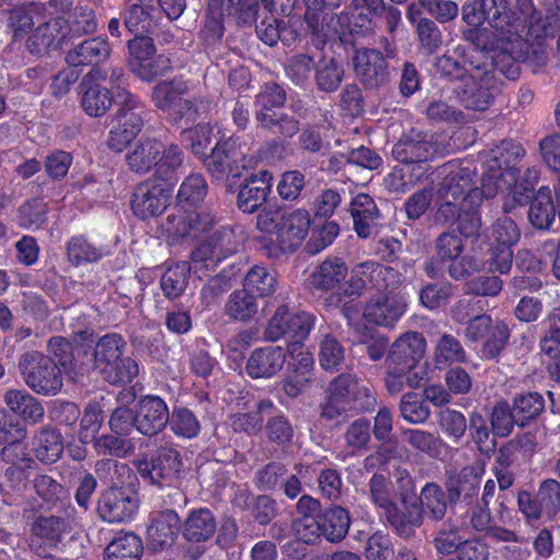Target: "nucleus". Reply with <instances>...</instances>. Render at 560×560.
Returning a JSON list of instances; mask_svg holds the SVG:
<instances>
[{
	"instance_id": "nucleus-23",
	"label": "nucleus",
	"mask_w": 560,
	"mask_h": 560,
	"mask_svg": "<svg viewBox=\"0 0 560 560\" xmlns=\"http://www.w3.org/2000/svg\"><path fill=\"white\" fill-rule=\"evenodd\" d=\"M112 48L108 42L103 37H93L84 39L66 56V61L70 67H96L108 59Z\"/></svg>"
},
{
	"instance_id": "nucleus-38",
	"label": "nucleus",
	"mask_w": 560,
	"mask_h": 560,
	"mask_svg": "<svg viewBox=\"0 0 560 560\" xmlns=\"http://www.w3.org/2000/svg\"><path fill=\"white\" fill-rule=\"evenodd\" d=\"M384 515L394 530L405 538L412 536L422 524V512L417 504L405 505L402 511L396 504Z\"/></svg>"
},
{
	"instance_id": "nucleus-57",
	"label": "nucleus",
	"mask_w": 560,
	"mask_h": 560,
	"mask_svg": "<svg viewBox=\"0 0 560 560\" xmlns=\"http://www.w3.org/2000/svg\"><path fill=\"white\" fill-rule=\"evenodd\" d=\"M369 495L384 514L396 505L392 481L381 474H374L370 479Z\"/></svg>"
},
{
	"instance_id": "nucleus-56",
	"label": "nucleus",
	"mask_w": 560,
	"mask_h": 560,
	"mask_svg": "<svg viewBox=\"0 0 560 560\" xmlns=\"http://www.w3.org/2000/svg\"><path fill=\"white\" fill-rule=\"evenodd\" d=\"M521 232L516 223L510 218H499L490 228L488 241L490 246H504L512 248L520 240Z\"/></svg>"
},
{
	"instance_id": "nucleus-32",
	"label": "nucleus",
	"mask_w": 560,
	"mask_h": 560,
	"mask_svg": "<svg viewBox=\"0 0 560 560\" xmlns=\"http://www.w3.org/2000/svg\"><path fill=\"white\" fill-rule=\"evenodd\" d=\"M4 402L12 412L30 423H38L44 418L43 405L25 389L8 390L4 395Z\"/></svg>"
},
{
	"instance_id": "nucleus-36",
	"label": "nucleus",
	"mask_w": 560,
	"mask_h": 560,
	"mask_svg": "<svg viewBox=\"0 0 560 560\" xmlns=\"http://www.w3.org/2000/svg\"><path fill=\"white\" fill-rule=\"evenodd\" d=\"M163 150V143L156 139H144L139 141L135 148L127 153L126 161L131 171L144 174L155 165L156 159Z\"/></svg>"
},
{
	"instance_id": "nucleus-40",
	"label": "nucleus",
	"mask_w": 560,
	"mask_h": 560,
	"mask_svg": "<svg viewBox=\"0 0 560 560\" xmlns=\"http://www.w3.org/2000/svg\"><path fill=\"white\" fill-rule=\"evenodd\" d=\"M257 312L256 296L245 289L233 291L224 304V314L234 322L247 323L255 317Z\"/></svg>"
},
{
	"instance_id": "nucleus-60",
	"label": "nucleus",
	"mask_w": 560,
	"mask_h": 560,
	"mask_svg": "<svg viewBox=\"0 0 560 560\" xmlns=\"http://www.w3.org/2000/svg\"><path fill=\"white\" fill-rule=\"evenodd\" d=\"M208 194V185L205 177L200 174H191L182 183L177 200L179 203L198 206L203 201Z\"/></svg>"
},
{
	"instance_id": "nucleus-51",
	"label": "nucleus",
	"mask_w": 560,
	"mask_h": 560,
	"mask_svg": "<svg viewBox=\"0 0 560 560\" xmlns=\"http://www.w3.org/2000/svg\"><path fill=\"white\" fill-rule=\"evenodd\" d=\"M184 162V152L176 144H170L165 147L160 154V159H156L155 163V175L159 179L170 183V185L176 179V172Z\"/></svg>"
},
{
	"instance_id": "nucleus-11",
	"label": "nucleus",
	"mask_w": 560,
	"mask_h": 560,
	"mask_svg": "<svg viewBox=\"0 0 560 560\" xmlns=\"http://www.w3.org/2000/svg\"><path fill=\"white\" fill-rule=\"evenodd\" d=\"M311 223V214L306 209L283 210L277 238H271L265 245L267 255L278 258L281 254L294 252L306 238Z\"/></svg>"
},
{
	"instance_id": "nucleus-52",
	"label": "nucleus",
	"mask_w": 560,
	"mask_h": 560,
	"mask_svg": "<svg viewBox=\"0 0 560 560\" xmlns=\"http://www.w3.org/2000/svg\"><path fill=\"white\" fill-rule=\"evenodd\" d=\"M105 255L102 247H97L83 236H73L67 244L68 260L74 265L96 262Z\"/></svg>"
},
{
	"instance_id": "nucleus-54",
	"label": "nucleus",
	"mask_w": 560,
	"mask_h": 560,
	"mask_svg": "<svg viewBox=\"0 0 560 560\" xmlns=\"http://www.w3.org/2000/svg\"><path fill=\"white\" fill-rule=\"evenodd\" d=\"M438 424L442 433L455 444L462 441L468 428L465 415L451 408H444L438 413Z\"/></svg>"
},
{
	"instance_id": "nucleus-22",
	"label": "nucleus",
	"mask_w": 560,
	"mask_h": 560,
	"mask_svg": "<svg viewBox=\"0 0 560 560\" xmlns=\"http://www.w3.org/2000/svg\"><path fill=\"white\" fill-rule=\"evenodd\" d=\"M349 211L359 237L368 238L377 233L380 211L371 196L368 194L357 195L350 203Z\"/></svg>"
},
{
	"instance_id": "nucleus-25",
	"label": "nucleus",
	"mask_w": 560,
	"mask_h": 560,
	"mask_svg": "<svg viewBox=\"0 0 560 560\" xmlns=\"http://www.w3.org/2000/svg\"><path fill=\"white\" fill-rule=\"evenodd\" d=\"M348 275V266L339 257H328L316 266L310 277V283L317 291H330L338 288Z\"/></svg>"
},
{
	"instance_id": "nucleus-13",
	"label": "nucleus",
	"mask_w": 560,
	"mask_h": 560,
	"mask_svg": "<svg viewBox=\"0 0 560 560\" xmlns=\"http://www.w3.org/2000/svg\"><path fill=\"white\" fill-rule=\"evenodd\" d=\"M439 145L433 136L411 129L404 133L394 144L392 154L396 161L412 167H425V163L433 159Z\"/></svg>"
},
{
	"instance_id": "nucleus-15",
	"label": "nucleus",
	"mask_w": 560,
	"mask_h": 560,
	"mask_svg": "<svg viewBox=\"0 0 560 560\" xmlns=\"http://www.w3.org/2000/svg\"><path fill=\"white\" fill-rule=\"evenodd\" d=\"M136 430L145 436H154L168 423L170 411L166 402L159 396L145 395L135 406Z\"/></svg>"
},
{
	"instance_id": "nucleus-61",
	"label": "nucleus",
	"mask_w": 560,
	"mask_h": 560,
	"mask_svg": "<svg viewBox=\"0 0 560 560\" xmlns=\"http://www.w3.org/2000/svg\"><path fill=\"white\" fill-rule=\"evenodd\" d=\"M170 428L178 436L191 439L200 431V424L195 413L187 408H174L170 413Z\"/></svg>"
},
{
	"instance_id": "nucleus-21",
	"label": "nucleus",
	"mask_w": 560,
	"mask_h": 560,
	"mask_svg": "<svg viewBox=\"0 0 560 560\" xmlns=\"http://www.w3.org/2000/svg\"><path fill=\"white\" fill-rule=\"evenodd\" d=\"M285 362L281 347L267 346L255 349L246 362V372L253 378H269L279 373Z\"/></svg>"
},
{
	"instance_id": "nucleus-30",
	"label": "nucleus",
	"mask_w": 560,
	"mask_h": 560,
	"mask_svg": "<svg viewBox=\"0 0 560 560\" xmlns=\"http://www.w3.org/2000/svg\"><path fill=\"white\" fill-rule=\"evenodd\" d=\"M385 388L390 395H397L406 388H419L424 381L423 374L417 369L398 365L385 360Z\"/></svg>"
},
{
	"instance_id": "nucleus-62",
	"label": "nucleus",
	"mask_w": 560,
	"mask_h": 560,
	"mask_svg": "<svg viewBox=\"0 0 560 560\" xmlns=\"http://www.w3.org/2000/svg\"><path fill=\"white\" fill-rule=\"evenodd\" d=\"M419 49L427 55L438 51L443 44V35L438 24L431 19L421 20L416 28Z\"/></svg>"
},
{
	"instance_id": "nucleus-28",
	"label": "nucleus",
	"mask_w": 560,
	"mask_h": 560,
	"mask_svg": "<svg viewBox=\"0 0 560 560\" xmlns=\"http://www.w3.org/2000/svg\"><path fill=\"white\" fill-rule=\"evenodd\" d=\"M183 537L190 542L207 541L215 533L217 521L213 513L206 508L190 511L183 523Z\"/></svg>"
},
{
	"instance_id": "nucleus-46",
	"label": "nucleus",
	"mask_w": 560,
	"mask_h": 560,
	"mask_svg": "<svg viewBox=\"0 0 560 560\" xmlns=\"http://www.w3.org/2000/svg\"><path fill=\"white\" fill-rule=\"evenodd\" d=\"M343 441L349 455L357 456L366 452L371 442L370 421L365 418L352 421L343 432Z\"/></svg>"
},
{
	"instance_id": "nucleus-26",
	"label": "nucleus",
	"mask_w": 560,
	"mask_h": 560,
	"mask_svg": "<svg viewBox=\"0 0 560 560\" xmlns=\"http://www.w3.org/2000/svg\"><path fill=\"white\" fill-rule=\"evenodd\" d=\"M557 214L552 191L549 186H541L534 194L527 212L528 222L540 231L550 230Z\"/></svg>"
},
{
	"instance_id": "nucleus-39",
	"label": "nucleus",
	"mask_w": 560,
	"mask_h": 560,
	"mask_svg": "<svg viewBox=\"0 0 560 560\" xmlns=\"http://www.w3.org/2000/svg\"><path fill=\"white\" fill-rule=\"evenodd\" d=\"M142 553V540L132 532L119 533L105 548L107 560H140Z\"/></svg>"
},
{
	"instance_id": "nucleus-7",
	"label": "nucleus",
	"mask_w": 560,
	"mask_h": 560,
	"mask_svg": "<svg viewBox=\"0 0 560 560\" xmlns=\"http://www.w3.org/2000/svg\"><path fill=\"white\" fill-rule=\"evenodd\" d=\"M525 155L524 148L512 140H504L491 150L485 165V186L488 196H495L504 186H511L518 177L516 164Z\"/></svg>"
},
{
	"instance_id": "nucleus-10",
	"label": "nucleus",
	"mask_w": 560,
	"mask_h": 560,
	"mask_svg": "<svg viewBox=\"0 0 560 560\" xmlns=\"http://www.w3.org/2000/svg\"><path fill=\"white\" fill-rule=\"evenodd\" d=\"M315 325V316L307 312L290 311L289 306L282 304L277 307L264 329L265 341L276 342L282 338L301 343L304 341Z\"/></svg>"
},
{
	"instance_id": "nucleus-1",
	"label": "nucleus",
	"mask_w": 560,
	"mask_h": 560,
	"mask_svg": "<svg viewBox=\"0 0 560 560\" xmlns=\"http://www.w3.org/2000/svg\"><path fill=\"white\" fill-rule=\"evenodd\" d=\"M126 349V340L117 332L105 334L97 338L92 353L88 346H78L74 361H72L73 376L81 377L96 373L112 385L131 383L139 374V365L136 360L125 355Z\"/></svg>"
},
{
	"instance_id": "nucleus-14",
	"label": "nucleus",
	"mask_w": 560,
	"mask_h": 560,
	"mask_svg": "<svg viewBox=\"0 0 560 560\" xmlns=\"http://www.w3.org/2000/svg\"><path fill=\"white\" fill-rule=\"evenodd\" d=\"M183 462L179 452L172 446L160 447L150 462L139 464L140 476L152 485L172 486L177 479Z\"/></svg>"
},
{
	"instance_id": "nucleus-48",
	"label": "nucleus",
	"mask_w": 560,
	"mask_h": 560,
	"mask_svg": "<svg viewBox=\"0 0 560 560\" xmlns=\"http://www.w3.org/2000/svg\"><path fill=\"white\" fill-rule=\"evenodd\" d=\"M427 167H412L406 164L396 166L384 178V185L390 192L410 190L425 174Z\"/></svg>"
},
{
	"instance_id": "nucleus-29",
	"label": "nucleus",
	"mask_w": 560,
	"mask_h": 560,
	"mask_svg": "<svg viewBox=\"0 0 560 560\" xmlns=\"http://www.w3.org/2000/svg\"><path fill=\"white\" fill-rule=\"evenodd\" d=\"M480 488V477L476 468L466 466L459 472L452 476L447 483L446 489L450 502L455 503L460 499L470 504L478 495Z\"/></svg>"
},
{
	"instance_id": "nucleus-59",
	"label": "nucleus",
	"mask_w": 560,
	"mask_h": 560,
	"mask_svg": "<svg viewBox=\"0 0 560 560\" xmlns=\"http://www.w3.org/2000/svg\"><path fill=\"white\" fill-rule=\"evenodd\" d=\"M401 417L409 423L421 424L430 417V408L418 394L409 392L402 395L399 402Z\"/></svg>"
},
{
	"instance_id": "nucleus-33",
	"label": "nucleus",
	"mask_w": 560,
	"mask_h": 560,
	"mask_svg": "<svg viewBox=\"0 0 560 560\" xmlns=\"http://www.w3.org/2000/svg\"><path fill=\"white\" fill-rule=\"evenodd\" d=\"M70 513L67 517L57 515H39L31 524V533L34 537L49 546H56L66 532L71 527Z\"/></svg>"
},
{
	"instance_id": "nucleus-47",
	"label": "nucleus",
	"mask_w": 560,
	"mask_h": 560,
	"mask_svg": "<svg viewBox=\"0 0 560 560\" xmlns=\"http://www.w3.org/2000/svg\"><path fill=\"white\" fill-rule=\"evenodd\" d=\"M243 285L250 294L264 298L275 292L277 278L272 270L255 265L247 271Z\"/></svg>"
},
{
	"instance_id": "nucleus-3",
	"label": "nucleus",
	"mask_w": 560,
	"mask_h": 560,
	"mask_svg": "<svg viewBox=\"0 0 560 560\" xmlns=\"http://www.w3.org/2000/svg\"><path fill=\"white\" fill-rule=\"evenodd\" d=\"M538 14L533 0H469L462 7V19L467 25L479 27L487 23L504 35L545 21Z\"/></svg>"
},
{
	"instance_id": "nucleus-8",
	"label": "nucleus",
	"mask_w": 560,
	"mask_h": 560,
	"mask_svg": "<svg viewBox=\"0 0 560 560\" xmlns=\"http://www.w3.org/2000/svg\"><path fill=\"white\" fill-rule=\"evenodd\" d=\"M468 77L455 89L460 102L470 109L485 110L493 102L494 96L500 93L502 82L493 75L491 62L474 63Z\"/></svg>"
},
{
	"instance_id": "nucleus-4",
	"label": "nucleus",
	"mask_w": 560,
	"mask_h": 560,
	"mask_svg": "<svg viewBox=\"0 0 560 560\" xmlns=\"http://www.w3.org/2000/svg\"><path fill=\"white\" fill-rule=\"evenodd\" d=\"M98 469L110 474L108 482L113 487L104 490L97 500V514L107 523H122L131 520L138 510V500L133 493L120 487L125 476L130 477V468L126 464L107 459L97 464Z\"/></svg>"
},
{
	"instance_id": "nucleus-9",
	"label": "nucleus",
	"mask_w": 560,
	"mask_h": 560,
	"mask_svg": "<svg viewBox=\"0 0 560 560\" xmlns=\"http://www.w3.org/2000/svg\"><path fill=\"white\" fill-rule=\"evenodd\" d=\"M18 366L25 384L37 394L54 396L62 388L60 368L42 352L30 351L22 354Z\"/></svg>"
},
{
	"instance_id": "nucleus-34",
	"label": "nucleus",
	"mask_w": 560,
	"mask_h": 560,
	"mask_svg": "<svg viewBox=\"0 0 560 560\" xmlns=\"http://www.w3.org/2000/svg\"><path fill=\"white\" fill-rule=\"evenodd\" d=\"M35 457L44 464H54L62 455L63 442L61 434L49 427L37 431L32 441Z\"/></svg>"
},
{
	"instance_id": "nucleus-55",
	"label": "nucleus",
	"mask_w": 560,
	"mask_h": 560,
	"mask_svg": "<svg viewBox=\"0 0 560 560\" xmlns=\"http://www.w3.org/2000/svg\"><path fill=\"white\" fill-rule=\"evenodd\" d=\"M434 359L436 364H452L465 362L467 355L464 347L456 337L450 334H443L436 341Z\"/></svg>"
},
{
	"instance_id": "nucleus-43",
	"label": "nucleus",
	"mask_w": 560,
	"mask_h": 560,
	"mask_svg": "<svg viewBox=\"0 0 560 560\" xmlns=\"http://www.w3.org/2000/svg\"><path fill=\"white\" fill-rule=\"evenodd\" d=\"M256 120L260 128L284 138H292L300 130L298 118L283 109L271 114L257 113Z\"/></svg>"
},
{
	"instance_id": "nucleus-12",
	"label": "nucleus",
	"mask_w": 560,
	"mask_h": 560,
	"mask_svg": "<svg viewBox=\"0 0 560 560\" xmlns=\"http://www.w3.org/2000/svg\"><path fill=\"white\" fill-rule=\"evenodd\" d=\"M245 154L233 139L217 142L210 154L205 156L203 166L214 180L236 179L242 176Z\"/></svg>"
},
{
	"instance_id": "nucleus-2",
	"label": "nucleus",
	"mask_w": 560,
	"mask_h": 560,
	"mask_svg": "<svg viewBox=\"0 0 560 560\" xmlns=\"http://www.w3.org/2000/svg\"><path fill=\"white\" fill-rule=\"evenodd\" d=\"M557 31V20L553 16H546L545 21L532 24L526 37L517 38L512 44L510 52H500L494 58H486L481 62H491L493 75L499 79L504 77L516 80L521 73L518 62L527 65L533 72H539L549 61Z\"/></svg>"
},
{
	"instance_id": "nucleus-41",
	"label": "nucleus",
	"mask_w": 560,
	"mask_h": 560,
	"mask_svg": "<svg viewBox=\"0 0 560 560\" xmlns=\"http://www.w3.org/2000/svg\"><path fill=\"white\" fill-rule=\"evenodd\" d=\"M314 361L310 353H302L293 370L283 380L284 393L295 398L300 396L311 384Z\"/></svg>"
},
{
	"instance_id": "nucleus-31",
	"label": "nucleus",
	"mask_w": 560,
	"mask_h": 560,
	"mask_svg": "<svg viewBox=\"0 0 560 560\" xmlns=\"http://www.w3.org/2000/svg\"><path fill=\"white\" fill-rule=\"evenodd\" d=\"M323 537L329 542H340L346 538L351 518L349 512L340 505H331L318 513Z\"/></svg>"
},
{
	"instance_id": "nucleus-6",
	"label": "nucleus",
	"mask_w": 560,
	"mask_h": 560,
	"mask_svg": "<svg viewBox=\"0 0 560 560\" xmlns=\"http://www.w3.org/2000/svg\"><path fill=\"white\" fill-rule=\"evenodd\" d=\"M188 85L180 79L164 80L156 83L151 93L153 104L162 112L174 116L176 119L187 117L196 120L201 110L210 106L205 97L185 98Z\"/></svg>"
},
{
	"instance_id": "nucleus-63",
	"label": "nucleus",
	"mask_w": 560,
	"mask_h": 560,
	"mask_svg": "<svg viewBox=\"0 0 560 560\" xmlns=\"http://www.w3.org/2000/svg\"><path fill=\"white\" fill-rule=\"evenodd\" d=\"M539 504L545 510V515L553 517L560 511V481L553 478L544 479L537 489Z\"/></svg>"
},
{
	"instance_id": "nucleus-53",
	"label": "nucleus",
	"mask_w": 560,
	"mask_h": 560,
	"mask_svg": "<svg viewBox=\"0 0 560 560\" xmlns=\"http://www.w3.org/2000/svg\"><path fill=\"white\" fill-rule=\"evenodd\" d=\"M422 515L425 514L433 521H441L446 513L447 503L442 488L435 483H427L420 493Z\"/></svg>"
},
{
	"instance_id": "nucleus-5",
	"label": "nucleus",
	"mask_w": 560,
	"mask_h": 560,
	"mask_svg": "<svg viewBox=\"0 0 560 560\" xmlns=\"http://www.w3.org/2000/svg\"><path fill=\"white\" fill-rule=\"evenodd\" d=\"M443 175L439 184L438 194L444 198L457 199L462 203L481 205L483 198H493L488 196L485 186V173L479 179L477 167L462 161H451L440 167Z\"/></svg>"
},
{
	"instance_id": "nucleus-17",
	"label": "nucleus",
	"mask_w": 560,
	"mask_h": 560,
	"mask_svg": "<svg viewBox=\"0 0 560 560\" xmlns=\"http://www.w3.org/2000/svg\"><path fill=\"white\" fill-rule=\"evenodd\" d=\"M170 197V188L165 185L144 182L132 194L131 209L135 215L143 220L158 217L166 209Z\"/></svg>"
},
{
	"instance_id": "nucleus-42",
	"label": "nucleus",
	"mask_w": 560,
	"mask_h": 560,
	"mask_svg": "<svg viewBox=\"0 0 560 560\" xmlns=\"http://www.w3.org/2000/svg\"><path fill=\"white\" fill-rule=\"evenodd\" d=\"M467 430L471 442L482 455L490 456L494 452L497 436L492 434V430L488 427L487 419L481 412L474 410L469 413Z\"/></svg>"
},
{
	"instance_id": "nucleus-20",
	"label": "nucleus",
	"mask_w": 560,
	"mask_h": 560,
	"mask_svg": "<svg viewBox=\"0 0 560 560\" xmlns=\"http://www.w3.org/2000/svg\"><path fill=\"white\" fill-rule=\"evenodd\" d=\"M427 342L421 332L408 331L400 335L392 345L385 360L398 365L417 369L424 355Z\"/></svg>"
},
{
	"instance_id": "nucleus-35",
	"label": "nucleus",
	"mask_w": 560,
	"mask_h": 560,
	"mask_svg": "<svg viewBox=\"0 0 560 560\" xmlns=\"http://www.w3.org/2000/svg\"><path fill=\"white\" fill-rule=\"evenodd\" d=\"M304 18L312 36L317 40V47L338 34L340 18L334 10L305 11Z\"/></svg>"
},
{
	"instance_id": "nucleus-45",
	"label": "nucleus",
	"mask_w": 560,
	"mask_h": 560,
	"mask_svg": "<svg viewBox=\"0 0 560 560\" xmlns=\"http://www.w3.org/2000/svg\"><path fill=\"white\" fill-rule=\"evenodd\" d=\"M190 278V265L188 261L175 262L163 273L160 284L164 295L170 299H178L186 291Z\"/></svg>"
},
{
	"instance_id": "nucleus-27",
	"label": "nucleus",
	"mask_w": 560,
	"mask_h": 560,
	"mask_svg": "<svg viewBox=\"0 0 560 560\" xmlns=\"http://www.w3.org/2000/svg\"><path fill=\"white\" fill-rule=\"evenodd\" d=\"M380 264L368 260L357 264L351 270V277L345 294L351 300L360 298L368 290L380 291Z\"/></svg>"
},
{
	"instance_id": "nucleus-16",
	"label": "nucleus",
	"mask_w": 560,
	"mask_h": 560,
	"mask_svg": "<svg viewBox=\"0 0 560 560\" xmlns=\"http://www.w3.org/2000/svg\"><path fill=\"white\" fill-rule=\"evenodd\" d=\"M407 308V299L400 292H388L384 296H374L363 310V315L369 323L377 326L393 328L401 318Z\"/></svg>"
},
{
	"instance_id": "nucleus-58",
	"label": "nucleus",
	"mask_w": 560,
	"mask_h": 560,
	"mask_svg": "<svg viewBox=\"0 0 560 560\" xmlns=\"http://www.w3.org/2000/svg\"><path fill=\"white\" fill-rule=\"evenodd\" d=\"M490 424L492 434L497 438H506L512 433L517 419L508 401L500 400L493 406L490 412Z\"/></svg>"
},
{
	"instance_id": "nucleus-18",
	"label": "nucleus",
	"mask_w": 560,
	"mask_h": 560,
	"mask_svg": "<svg viewBox=\"0 0 560 560\" xmlns=\"http://www.w3.org/2000/svg\"><path fill=\"white\" fill-rule=\"evenodd\" d=\"M357 78L368 89H377L388 81V69L380 50L365 48L357 50L353 58Z\"/></svg>"
},
{
	"instance_id": "nucleus-37",
	"label": "nucleus",
	"mask_w": 560,
	"mask_h": 560,
	"mask_svg": "<svg viewBox=\"0 0 560 560\" xmlns=\"http://www.w3.org/2000/svg\"><path fill=\"white\" fill-rule=\"evenodd\" d=\"M118 96L121 100L119 102V108L113 119V122H116L137 137L143 126V110L141 103L128 91H124V93L118 94Z\"/></svg>"
},
{
	"instance_id": "nucleus-44",
	"label": "nucleus",
	"mask_w": 560,
	"mask_h": 560,
	"mask_svg": "<svg viewBox=\"0 0 560 560\" xmlns=\"http://www.w3.org/2000/svg\"><path fill=\"white\" fill-rule=\"evenodd\" d=\"M345 69L335 58H322L316 63L314 80L318 91L332 93L339 89Z\"/></svg>"
},
{
	"instance_id": "nucleus-64",
	"label": "nucleus",
	"mask_w": 560,
	"mask_h": 560,
	"mask_svg": "<svg viewBox=\"0 0 560 560\" xmlns=\"http://www.w3.org/2000/svg\"><path fill=\"white\" fill-rule=\"evenodd\" d=\"M318 360L324 370H337L345 360L342 345L335 337L326 335L319 346Z\"/></svg>"
},
{
	"instance_id": "nucleus-19",
	"label": "nucleus",
	"mask_w": 560,
	"mask_h": 560,
	"mask_svg": "<svg viewBox=\"0 0 560 560\" xmlns=\"http://www.w3.org/2000/svg\"><path fill=\"white\" fill-rule=\"evenodd\" d=\"M179 527L180 518L174 510L153 513L147 529L149 547L154 551L171 547L175 542Z\"/></svg>"
},
{
	"instance_id": "nucleus-50",
	"label": "nucleus",
	"mask_w": 560,
	"mask_h": 560,
	"mask_svg": "<svg viewBox=\"0 0 560 560\" xmlns=\"http://www.w3.org/2000/svg\"><path fill=\"white\" fill-rule=\"evenodd\" d=\"M81 104L88 115L100 117L112 106V95L106 88L100 84H90L81 86Z\"/></svg>"
},
{
	"instance_id": "nucleus-24",
	"label": "nucleus",
	"mask_w": 560,
	"mask_h": 560,
	"mask_svg": "<svg viewBox=\"0 0 560 560\" xmlns=\"http://www.w3.org/2000/svg\"><path fill=\"white\" fill-rule=\"evenodd\" d=\"M270 180L271 176L266 171L250 176L238 191V208L247 213L257 211L267 200L271 187Z\"/></svg>"
},
{
	"instance_id": "nucleus-49",
	"label": "nucleus",
	"mask_w": 560,
	"mask_h": 560,
	"mask_svg": "<svg viewBox=\"0 0 560 560\" xmlns=\"http://www.w3.org/2000/svg\"><path fill=\"white\" fill-rule=\"evenodd\" d=\"M512 409L517 419V425L525 427L544 411L545 400L536 392L524 393L513 399Z\"/></svg>"
}]
</instances>
